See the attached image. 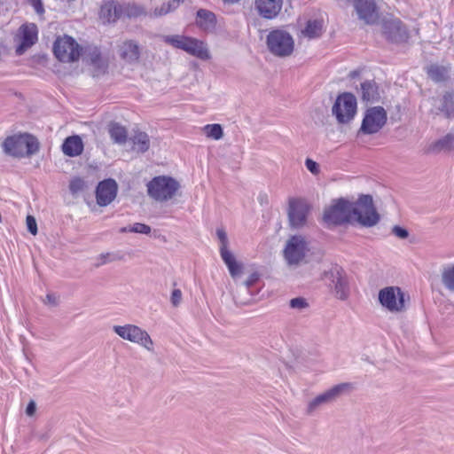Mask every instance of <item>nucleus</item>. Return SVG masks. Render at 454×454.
<instances>
[{"label": "nucleus", "instance_id": "obj_1", "mask_svg": "<svg viewBox=\"0 0 454 454\" xmlns=\"http://www.w3.org/2000/svg\"><path fill=\"white\" fill-rule=\"evenodd\" d=\"M351 220L364 227H372L380 221V215L373 206L371 195H361L356 203H352Z\"/></svg>", "mask_w": 454, "mask_h": 454}, {"label": "nucleus", "instance_id": "obj_2", "mask_svg": "<svg viewBox=\"0 0 454 454\" xmlns=\"http://www.w3.org/2000/svg\"><path fill=\"white\" fill-rule=\"evenodd\" d=\"M352 390L353 385L349 382H343L333 386L308 402L306 406V414L309 416L314 415L324 406L333 403L341 395L348 394Z\"/></svg>", "mask_w": 454, "mask_h": 454}, {"label": "nucleus", "instance_id": "obj_3", "mask_svg": "<svg viewBox=\"0 0 454 454\" xmlns=\"http://www.w3.org/2000/svg\"><path fill=\"white\" fill-rule=\"evenodd\" d=\"M6 153L14 157L30 156L39 149L37 139L27 134L8 137L3 143Z\"/></svg>", "mask_w": 454, "mask_h": 454}, {"label": "nucleus", "instance_id": "obj_4", "mask_svg": "<svg viewBox=\"0 0 454 454\" xmlns=\"http://www.w3.org/2000/svg\"><path fill=\"white\" fill-rule=\"evenodd\" d=\"M112 329L121 339L137 344L148 352L154 351L153 340L150 334L140 326L133 324L116 325Z\"/></svg>", "mask_w": 454, "mask_h": 454}, {"label": "nucleus", "instance_id": "obj_5", "mask_svg": "<svg viewBox=\"0 0 454 454\" xmlns=\"http://www.w3.org/2000/svg\"><path fill=\"white\" fill-rule=\"evenodd\" d=\"M179 188L180 184L176 180L165 176H156L147 184L148 195L160 202L171 200Z\"/></svg>", "mask_w": 454, "mask_h": 454}, {"label": "nucleus", "instance_id": "obj_6", "mask_svg": "<svg viewBox=\"0 0 454 454\" xmlns=\"http://www.w3.org/2000/svg\"><path fill=\"white\" fill-rule=\"evenodd\" d=\"M268 50L277 57L285 58L290 56L294 49L293 36L283 29H274L267 35Z\"/></svg>", "mask_w": 454, "mask_h": 454}, {"label": "nucleus", "instance_id": "obj_7", "mask_svg": "<svg viewBox=\"0 0 454 454\" xmlns=\"http://www.w3.org/2000/svg\"><path fill=\"white\" fill-rule=\"evenodd\" d=\"M323 279L331 289L333 295L341 301L348 299L349 286L346 272L342 268L335 265L324 272Z\"/></svg>", "mask_w": 454, "mask_h": 454}, {"label": "nucleus", "instance_id": "obj_8", "mask_svg": "<svg viewBox=\"0 0 454 454\" xmlns=\"http://www.w3.org/2000/svg\"><path fill=\"white\" fill-rule=\"evenodd\" d=\"M379 301L392 313H401L406 309L405 294L398 286H387L380 290Z\"/></svg>", "mask_w": 454, "mask_h": 454}, {"label": "nucleus", "instance_id": "obj_9", "mask_svg": "<svg viewBox=\"0 0 454 454\" xmlns=\"http://www.w3.org/2000/svg\"><path fill=\"white\" fill-rule=\"evenodd\" d=\"M352 203L340 199L325 209L323 220L327 225H339L345 223H352Z\"/></svg>", "mask_w": 454, "mask_h": 454}, {"label": "nucleus", "instance_id": "obj_10", "mask_svg": "<svg viewBox=\"0 0 454 454\" xmlns=\"http://www.w3.org/2000/svg\"><path fill=\"white\" fill-rule=\"evenodd\" d=\"M338 122L348 123L356 113V99L351 93L345 92L338 96L332 109Z\"/></svg>", "mask_w": 454, "mask_h": 454}, {"label": "nucleus", "instance_id": "obj_11", "mask_svg": "<svg viewBox=\"0 0 454 454\" xmlns=\"http://www.w3.org/2000/svg\"><path fill=\"white\" fill-rule=\"evenodd\" d=\"M80 45L68 35L59 37L54 43L53 52L61 62L70 63L77 61L81 55Z\"/></svg>", "mask_w": 454, "mask_h": 454}, {"label": "nucleus", "instance_id": "obj_12", "mask_svg": "<svg viewBox=\"0 0 454 454\" xmlns=\"http://www.w3.org/2000/svg\"><path fill=\"white\" fill-rule=\"evenodd\" d=\"M308 250V244L304 237L294 235L286 241L284 257L288 265L297 266L304 259Z\"/></svg>", "mask_w": 454, "mask_h": 454}, {"label": "nucleus", "instance_id": "obj_13", "mask_svg": "<svg viewBox=\"0 0 454 454\" xmlns=\"http://www.w3.org/2000/svg\"><path fill=\"white\" fill-rule=\"evenodd\" d=\"M387 119V112L383 107H371L365 112L359 131L366 135L375 134L383 128Z\"/></svg>", "mask_w": 454, "mask_h": 454}, {"label": "nucleus", "instance_id": "obj_14", "mask_svg": "<svg viewBox=\"0 0 454 454\" xmlns=\"http://www.w3.org/2000/svg\"><path fill=\"white\" fill-rule=\"evenodd\" d=\"M385 38L394 43H406L410 33L406 26L398 19H386L381 24Z\"/></svg>", "mask_w": 454, "mask_h": 454}, {"label": "nucleus", "instance_id": "obj_15", "mask_svg": "<svg viewBox=\"0 0 454 454\" xmlns=\"http://www.w3.org/2000/svg\"><path fill=\"white\" fill-rule=\"evenodd\" d=\"M309 205L302 199H290L288 205V219L292 228L300 229L307 223Z\"/></svg>", "mask_w": 454, "mask_h": 454}, {"label": "nucleus", "instance_id": "obj_16", "mask_svg": "<svg viewBox=\"0 0 454 454\" xmlns=\"http://www.w3.org/2000/svg\"><path fill=\"white\" fill-rule=\"evenodd\" d=\"M354 6L358 19L365 24L373 25L378 21L380 14L374 0H356Z\"/></svg>", "mask_w": 454, "mask_h": 454}, {"label": "nucleus", "instance_id": "obj_17", "mask_svg": "<svg viewBox=\"0 0 454 454\" xmlns=\"http://www.w3.org/2000/svg\"><path fill=\"white\" fill-rule=\"evenodd\" d=\"M117 189V184L114 179L100 182L96 191L98 204L102 207L109 205L116 197Z\"/></svg>", "mask_w": 454, "mask_h": 454}, {"label": "nucleus", "instance_id": "obj_18", "mask_svg": "<svg viewBox=\"0 0 454 454\" xmlns=\"http://www.w3.org/2000/svg\"><path fill=\"white\" fill-rule=\"evenodd\" d=\"M20 44L16 49V53L21 55L31 47L37 40V27L35 24L22 25L19 29Z\"/></svg>", "mask_w": 454, "mask_h": 454}, {"label": "nucleus", "instance_id": "obj_19", "mask_svg": "<svg viewBox=\"0 0 454 454\" xmlns=\"http://www.w3.org/2000/svg\"><path fill=\"white\" fill-rule=\"evenodd\" d=\"M283 6V0H254V7L263 19L276 18Z\"/></svg>", "mask_w": 454, "mask_h": 454}, {"label": "nucleus", "instance_id": "obj_20", "mask_svg": "<svg viewBox=\"0 0 454 454\" xmlns=\"http://www.w3.org/2000/svg\"><path fill=\"white\" fill-rule=\"evenodd\" d=\"M432 113L436 115L442 114L446 118L454 117V95L446 93L442 98L435 99Z\"/></svg>", "mask_w": 454, "mask_h": 454}, {"label": "nucleus", "instance_id": "obj_21", "mask_svg": "<svg viewBox=\"0 0 454 454\" xmlns=\"http://www.w3.org/2000/svg\"><path fill=\"white\" fill-rule=\"evenodd\" d=\"M184 51L202 60L210 59V52L207 44L194 37H188Z\"/></svg>", "mask_w": 454, "mask_h": 454}, {"label": "nucleus", "instance_id": "obj_22", "mask_svg": "<svg viewBox=\"0 0 454 454\" xmlns=\"http://www.w3.org/2000/svg\"><path fill=\"white\" fill-rule=\"evenodd\" d=\"M121 58L129 64L137 63L140 58V47L137 43L128 40L119 49Z\"/></svg>", "mask_w": 454, "mask_h": 454}, {"label": "nucleus", "instance_id": "obj_23", "mask_svg": "<svg viewBox=\"0 0 454 454\" xmlns=\"http://www.w3.org/2000/svg\"><path fill=\"white\" fill-rule=\"evenodd\" d=\"M122 8L114 1L105 3L100 9V19L104 22H114L121 18Z\"/></svg>", "mask_w": 454, "mask_h": 454}, {"label": "nucleus", "instance_id": "obj_24", "mask_svg": "<svg viewBox=\"0 0 454 454\" xmlns=\"http://www.w3.org/2000/svg\"><path fill=\"white\" fill-rule=\"evenodd\" d=\"M64 154L69 157L80 155L83 151V144L79 136H71L65 139L62 145Z\"/></svg>", "mask_w": 454, "mask_h": 454}, {"label": "nucleus", "instance_id": "obj_25", "mask_svg": "<svg viewBox=\"0 0 454 454\" xmlns=\"http://www.w3.org/2000/svg\"><path fill=\"white\" fill-rule=\"evenodd\" d=\"M361 98L366 102H376L380 98L379 88L375 82L365 81L361 83Z\"/></svg>", "mask_w": 454, "mask_h": 454}, {"label": "nucleus", "instance_id": "obj_26", "mask_svg": "<svg viewBox=\"0 0 454 454\" xmlns=\"http://www.w3.org/2000/svg\"><path fill=\"white\" fill-rule=\"evenodd\" d=\"M196 24L204 30L211 29L215 25V16L210 11L200 9L197 12Z\"/></svg>", "mask_w": 454, "mask_h": 454}, {"label": "nucleus", "instance_id": "obj_27", "mask_svg": "<svg viewBox=\"0 0 454 454\" xmlns=\"http://www.w3.org/2000/svg\"><path fill=\"white\" fill-rule=\"evenodd\" d=\"M454 149V134L449 133L443 137L432 143L429 151L433 153L446 152Z\"/></svg>", "mask_w": 454, "mask_h": 454}, {"label": "nucleus", "instance_id": "obj_28", "mask_svg": "<svg viewBox=\"0 0 454 454\" xmlns=\"http://www.w3.org/2000/svg\"><path fill=\"white\" fill-rule=\"evenodd\" d=\"M441 282L447 291L454 294V263L445 265L442 269Z\"/></svg>", "mask_w": 454, "mask_h": 454}, {"label": "nucleus", "instance_id": "obj_29", "mask_svg": "<svg viewBox=\"0 0 454 454\" xmlns=\"http://www.w3.org/2000/svg\"><path fill=\"white\" fill-rule=\"evenodd\" d=\"M221 257L224 263L226 264V266L228 267L230 274L233 278H236L241 275L243 264L241 262H237L232 253L222 255Z\"/></svg>", "mask_w": 454, "mask_h": 454}, {"label": "nucleus", "instance_id": "obj_30", "mask_svg": "<svg viewBox=\"0 0 454 454\" xmlns=\"http://www.w3.org/2000/svg\"><path fill=\"white\" fill-rule=\"evenodd\" d=\"M133 149L138 153H145L150 147L149 136L145 132L138 131L131 137Z\"/></svg>", "mask_w": 454, "mask_h": 454}, {"label": "nucleus", "instance_id": "obj_31", "mask_svg": "<svg viewBox=\"0 0 454 454\" xmlns=\"http://www.w3.org/2000/svg\"><path fill=\"white\" fill-rule=\"evenodd\" d=\"M109 135L112 140L119 145L125 144L128 137L127 129L118 123H112L109 126Z\"/></svg>", "mask_w": 454, "mask_h": 454}, {"label": "nucleus", "instance_id": "obj_32", "mask_svg": "<svg viewBox=\"0 0 454 454\" xmlns=\"http://www.w3.org/2000/svg\"><path fill=\"white\" fill-rule=\"evenodd\" d=\"M188 37L189 36L184 35H162L161 39L165 43L172 46L173 48L184 51L185 43L188 41Z\"/></svg>", "mask_w": 454, "mask_h": 454}, {"label": "nucleus", "instance_id": "obj_33", "mask_svg": "<svg viewBox=\"0 0 454 454\" xmlns=\"http://www.w3.org/2000/svg\"><path fill=\"white\" fill-rule=\"evenodd\" d=\"M322 22L317 20H309L305 28L302 30L304 36L312 39L319 37L322 34Z\"/></svg>", "mask_w": 454, "mask_h": 454}, {"label": "nucleus", "instance_id": "obj_34", "mask_svg": "<svg viewBox=\"0 0 454 454\" xmlns=\"http://www.w3.org/2000/svg\"><path fill=\"white\" fill-rule=\"evenodd\" d=\"M183 2H184V0H170L168 3H163L160 5V7H156L153 10L152 16L160 17V16L166 15L171 12H174L175 10H176L179 7V5Z\"/></svg>", "mask_w": 454, "mask_h": 454}, {"label": "nucleus", "instance_id": "obj_35", "mask_svg": "<svg viewBox=\"0 0 454 454\" xmlns=\"http://www.w3.org/2000/svg\"><path fill=\"white\" fill-rule=\"evenodd\" d=\"M428 76L434 82H442L448 78V70L437 65H432L427 69Z\"/></svg>", "mask_w": 454, "mask_h": 454}, {"label": "nucleus", "instance_id": "obj_36", "mask_svg": "<svg viewBox=\"0 0 454 454\" xmlns=\"http://www.w3.org/2000/svg\"><path fill=\"white\" fill-rule=\"evenodd\" d=\"M207 137L219 140L223 136V128L220 124H207L204 127Z\"/></svg>", "mask_w": 454, "mask_h": 454}, {"label": "nucleus", "instance_id": "obj_37", "mask_svg": "<svg viewBox=\"0 0 454 454\" xmlns=\"http://www.w3.org/2000/svg\"><path fill=\"white\" fill-rule=\"evenodd\" d=\"M216 236L220 241V254H221V256L231 253L228 249L229 239H228L226 231L223 228H218L216 230Z\"/></svg>", "mask_w": 454, "mask_h": 454}, {"label": "nucleus", "instance_id": "obj_38", "mask_svg": "<svg viewBox=\"0 0 454 454\" xmlns=\"http://www.w3.org/2000/svg\"><path fill=\"white\" fill-rule=\"evenodd\" d=\"M151 227L147 224L141 223H136L133 225L123 227L121 229V232H136V233H141V234H150L151 233Z\"/></svg>", "mask_w": 454, "mask_h": 454}, {"label": "nucleus", "instance_id": "obj_39", "mask_svg": "<svg viewBox=\"0 0 454 454\" xmlns=\"http://www.w3.org/2000/svg\"><path fill=\"white\" fill-rule=\"evenodd\" d=\"M85 186V182L82 178L76 177L71 180L69 184V190L73 194H77L80 192L83 191Z\"/></svg>", "mask_w": 454, "mask_h": 454}, {"label": "nucleus", "instance_id": "obj_40", "mask_svg": "<svg viewBox=\"0 0 454 454\" xmlns=\"http://www.w3.org/2000/svg\"><path fill=\"white\" fill-rule=\"evenodd\" d=\"M289 305L292 309L301 311L309 307L307 300L303 297H296L290 301Z\"/></svg>", "mask_w": 454, "mask_h": 454}, {"label": "nucleus", "instance_id": "obj_41", "mask_svg": "<svg viewBox=\"0 0 454 454\" xmlns=\"http://www.w3.org/2000/svg\"><path fill=\"white\" fill-rule=\"evenodd\" d=\"M182 291L180 289H174L171 294L170 301L173 307H178L182 301Z\"/></svg>", "mask_w": 454, "mask_h": 454}, {"label": "nucleus", "instance_id": "obj_42", "mask_svg": "<svg viewBox=\"0 0 454 454\" xmlns=\"http://www.w3.org/2000/svg\"><path fill=\"white\" fill-rule=\"evenodd\" d=\"M26 223H27V227L28 231L32 235H36L37 234V224H36L35 218L32 215H27V219H26Z\"/></svg>", "mask_w": 454, "mask_h": 454}, {"label": "nucleus", "instance_id": "obj_43", "mask_svg": "<svg viewBox=\"0 0 454 454\" xmlns=\"http://www.w3.org/2000/svg\"><path fill=\"white\" fill-rule=\"evenodd\" d=\"M305 166L308 168V170L311 172L313 175H317L320 171L319 165L311 159H306Z\"/></svg>", "mask_w": 454, "mask_h": 454}, {"label": "nucleus", "instance_id": "obj_44", "mask_svg": "<svg viewBox=\"0 0 454 454\" xmlns=\"http://www.w3.org/2000/svg\"><path fill=\"white\" fill-rule=\"evenodd\" d=\"M392 233L401 239H404L409 236L408 231L398 225H395L392 228Z\"/></svg>", "mask_w": 454, "mask_h": 454}, {"label": "nucleus", "instance_id": "obj_45", "mask_svg": "<svg viewBox=\"0 0 454 454\" xmlns=\"http://www.w3.org/2000/svg\"><path fill=\"white\" fill-rule=\"evenodd\" d=\"M259 274L257 272L252 273L247 280L243 283V287L248 289L259 280Z\"/></svg>", "mask_w": 454, "mask_h": 454}, {"label": "nucleus", "instance_id": "obj_46", "mask_svg": "<svg viewBox=\"0 0 454 454\" xmlns=\"http://www.w3.org/2000/svg\"><path fill=\"white\" fill-rule=\"evenodd\" d=\"M127 13L129 17H137L145 14V12L142 7L134 5L128 8Z\"/></svg>", "mask_w": 454, "mask_h": 454}, {"label": "nucleus", "instance_id": "obj_47", "mask_svg": "<svg viewBox=\"0 0 454 454\" xmlns=\"http://www.w3.org/2000/svg\"><path fill=\"white\" fill-rule=\"evenodd\" d=\"M27 1L30 3L31 5H33V7L35 8V12L38 14H42L44 12L41 0H27Z\"/></svg>", "mask_w": 454, "mask_h": 454}, {"label": "nucleus", "instance_id": "obj_48", "mask_svg": "<svg viewBox=\"0 0 454 454\" xmlns=\"http://www.w3.org/2000/svg\"><path fill=\"white\" fill-rule=\"evenodd\" d=\"M44 303L47 305L55 307L58 305L59 301H58V298L54 294H48L45 297Z\"/></svg>", "mask_w": 454, "mask_h": 454}, {"label": "nucleus", "instance_id": "obj_49", "mask_svg": "<svg viewBox=\"0 0 454 454\" xmlns=\"http://www.w3.org/2000/svg\"><path fill=\"white\" fill-rule=\"evenodd\" d=\"M36 411V404L34 401H30L26 408V414L33 416Z\"/></svg>", "mask_w": 454, "mask_h": 454}, {"label": "nucleus", "instance_id": "obj_50", "mask_svg": "<svg viewBox=\"0 0 454 454\" xmlns=\"http://www.w3.org/2000/svg\"><path fill=\"white\" fill-rule=\"evenodd\" d=\"M233 298H234V301H235V302H236V303H239V304H241V305L248 304V303L250 302V301H251V299H250V298L246 299V298H242V297H240V295H239V293H238L237 294H235V295L233 296Z\"/></svg>", "mask_w": 454, "mask_h": 454}, {"label": "nucleus", "instance_id": "obj_51", "mask_svg": "<svg viewBox=\"0 0 454 454\" xmlns=\"http://www.w3.org/2000/svg\"><path fill=\"white\" fill-rule=\"evenodd\" d=\"M109 255H110V254H101V255H100V258H101L103 261L101 262V263H100V264H104V263H106V261L105 259H106V258H107Z\"/></svg>", "mask_w": 454, "mask_h": 454}]
</instances>
